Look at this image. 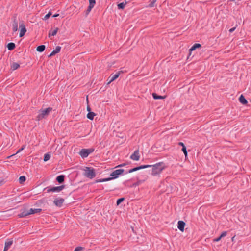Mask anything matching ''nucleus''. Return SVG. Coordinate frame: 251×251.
I'll return each mask as SVG.
<instances>
[{
	"instance_id": "nucleus-29",
	"label": "nucleus",
	"mask_w": 251,
	"mask_h": 251,
	"mask_svg": "<svg viewBox=\"0 0 251 251\" xmlns=\"http://www.w3.org/2000/svg\"><path fill=\"white\" fill-rule=\"evenodd\" d=\"M50 158V155L49 153H46L44 155V161H47L49 160Z\"/></svg>"
},
{
	"instance_id": "nucleus-20",
	"label": "nucleus",
	"mask_w": 251,
	"mask_h": 251,
	"mask_svg": "<svg viewBox=\"0 0 251 251\" xmlns=\"http://www.w3.org/2000/svg\"><path fill=\"white\" fill-rule=\"evenodd\" d=\"M201 47V45L199 43L195 44L189 50V51L191 52L195 50L196 49L199 48Z\"/></svg>"
},
{
	"instance_id": "nucleus-1",
	"label": "nucleus",
	"mask_w": 251,
	"mask_h": 251,
	"mask_svg": "<svg viewBox=\"0 0 251 251\" xmlns=\"http://www.w3.org/2000/svg\"><path fill=\"white\" fill-rule=\"evenodd\" d=\"M149 167H152L151 175L152 176H156L159 174L162 170L164 169V165L163 162H159L156 163L155 165H141L138 167H135L133 169H130L128 172H126V174L131 173L133 172L142 169L147 168Z\"/></svg>"
},
{
	"instance_id": "nucleus-14",
	"label": "nucleus",
	"mask_w": 251,
	"mask_h": 251,
	"mask_svg": "<svg viewBox=\"0 0 251 251\" xmlns=\"http://www.w3.org/2000/svg\"><path fill=\"white\" fill-rule=\"evenodd\" d=\"M61 47L60 46H57L55 48V49L53 50L48 56L49 57H50L53 55H54L55 54L59 52L61 50Z\"/></svg>"
},
{
	"instance_id": "nucleus-7",
	"label": "nucleus",
	"mask_w": 251,
	"mask_h": 251,
	"mask_svg": "<svg viewBox=\"0 0 251 251\" xmlns=\"http://www.w3.org/2000/svg\"><path fill=\"white\" fill-rule=\"evenodd\" d=\"M18 21L17 19V17L16 15H14L12 18V30L14 32H15L18 30Z\"/></svg>"
},
{
	"instance_id": "nucleus-5",
	"label": "nucleus",
	"mask_w": 251,
	"mask_h": 251,
	"mask_svg": "<svg viewBox=\"0 0 251 251\" xmlns=\"http://www.w3.org/2000/svg\"><path fill=\"white\" fill-rule=\"evenodd\" d=\"M124 171V170L123 169H119L113 171L111 174L110 176L112 177H110L112 179H115L118 177L119 175H121Z\"/></svg>"
},
{
	"instance_id": "nucleus-4",
	"label": "nucleus",
	"mask_w": 251,
	"mask_h": 251,
	"mask_svg": "<svg viewBox=\"0 0 251 251\" xmlns=\"http://www.w3.org/2000/svg\"><path fill=\"white\" fill-rule=\"evenodd\" d=\"M94 151V149L92 148L82 149L79 152V154L82 157L85 158L87 157L90 153L93 152Z\"/></svg>"
},
{
	"instance_id": "nucleus-25",
	"label": "nucleus",
	"mask_w": 251,
	"mask_h": 251,
	"mask_svg": "<svg viewBox=\"0 0 251 251\" xmlns=\"http://www.w3.org/2000/svg\"><path fill=\"white\" fill-rule=\"evenodd\" d=\"M20 67V65L18 63H13L11 66V69L12 70H15L17 69Z\"/></svg>"
},
{
	"instance_id": "nucleus-26",
	"label": "nucleus",
	"mask_w": 251,
	"mask_h": 251,
	"mask_svg": "<svg viewBox=\"0 0 251 251\" xmlns=\"http://www.w3.org/2000/svg\"><path fill=\"white\" fill-rule=\"evenodd\" d=\"M26 180V178L25 176H21L19 178V183L22 184Z\"/></svg>"
},
{
	"instance_id": "nucleus-42",
	"label": "nucleus",
	"mask_w": 251,
	"mask_h": 251,
	"mask_svg": "<svg viewBox=\"0 0 251 251\" xmlns=\"http://www.w3.org/2000/svg\"><path fill=\"white\" fill-rule=\"evenodd\" d=\"M178 145H179V146H182V148H183V147H185V145H184V143H182V142H179V143H178Z\"/></svg>"
},
{
	"instance_id": "nucleus-13",
	"label": "nucleus",
	"mask_w": 251,
	"mask_h": 251,
	"mask_svg": "<svg viewBox=\"0 0 251 251\" xmlns=\"http://www.w3.org/2000/svg\"><path fill=\"white\" fill-rule=\"evenodd\" d=\"M185 226V223L184 222L182 221H179L178 222L177 227L181 231H184Z\"/></svg>"
},
{
	"instance_id": "nucleus-30",
	"label": "nucleus",
	"mask_w": 251,
	"mask_h": 251,
	"mask_svg": "<svg viewBox=\"0 0 251 251\" xmlns=\"http://www.w3.org/2000/svg\"><path fill=\"white\" fill-rule=\"evenodd\" d=\"M89 6L93 8L96 3L95 0H89Z\"/></svg>"
},
{
	"instance_id": "nucleus-44",
	"label": "nucleus",
	"mask_w": 251,
	"mask_h": 251,
	"mask_svg": "<svg viewBox=\"0 0 251 251\" xmlns=\"http://www.w3.org/2000/svg\"><path fill=\"white\" fill-rule=\"evenodd\" d=\"M59 16V14H55L53 15V17H57Z\"/></svg>"
},
{
	"instance_id": "nucleus-15",
	"label": "nucleus",
	"mask_w": 251,
	"mask_h": 251,
	"mask_svg": "<svg viewBox=\"0 0 251 251\" xmlns=\"http://www.w3.org/2000/svg\"><path fill=\"white\" fill-rule=\"evenodd\" d=\"M29 215L28 210L25 209L23 210L20 214L18 215L19 218H23L26 217V216Z\"/></svg>"
},
{
	"instance_id": "nucleus-18",
	"label": "nucleus",
	"mask_w": 251,
	"mask_h": 251,
	"mask_svg": "<svg viewBox=\"0 0 251 251\" xmlns=\"http://www.w3.org/2000/svg\"><path fill=\"white\" fill-rule=\"evenodd\" d=\"M239 101L243 104H247L248 101L243 95H241L239 98Z\"/></svg>"
},
{
	"instance_id": "nucleus-12",
	"label": "nucleus",
	"mask_w": 251,
	"mask_h": 251,
	"mask_svg": "<svg viewBox=\"0 0 251 251\" xmlns=\"http://www.w3.org/2000/svg\"><path fill=\"white\" fill-rule=\"evenodd\" d=\"M13 244V240L12 239H8L5 243V246L3 251H7Z\"/></svg>"
},
{
	"instance_id": "nucleus-19",
	"label": "nucleus",
	"mask_w": 251,
	"mask_h": 251,
	"mask_svg": "<svg viewBox=\"0 0 251 251\" xmlns=\"http://www.w3.org/2000/svg\"><path fill=\"white\" fill-rule=\"evenodd\" d=\"M58 30V28L57 27L55 28L53 30H50L49 33V37H50V36H55L56 35Z\"/></svg>"
},
{
	"instance_id": "nucleus-3",
	"label": "nucleus",
	"mask_w": 251,
	"mask_h": 251,
	"mask_svg": "<svg viewBox=\"0 0 251 251\" xmlns=\"http://www.w3.org/2000/svg\"><path fill=\"white\" fill-rule=\"evenodd\" d=\"M84 176L87 178L92 179L94 178L96 176L95 170L92 168L86 167L84 169Z\"/></svg>"
},
{
	"instance_id": "nucleus-21",
	"label": "nucleus",
	"mask_w": 251,
	"mask_h": 251,
	"mask_svg": "<svg viewBox=\"0 0 251 251\" xmlns=\"http://www.w3.org/2000/svg\"><path fill=\"white\" fill-rule=\"evenodd\" d=\"M7 48L8 50H12L15 48V44L12 42L9 43L7 45Z\"/></svg>"
},
{
	"instance_id": "nucleus-43",
	"label": "nucleus",
	"mask_w": 251,
	"mask_h": 251,
	"mask_svg": "<svg viewBox=\"0 0 251 251\" xmlns=\"http://www.w3.org/2000/svg\"><path fill=\"white\" fill-rule=\"evenodd\" d=\"M87 111L89 112H91V108L89 106H88L87 107Z\"/></svg>"
},
{
	"instance_id": "nucleus-28",
	"label": "nucleus",
	"mask_w": 251,
	"mask_h": 251,
	"mask_svg": "<svg viewBox=\"0 0 251 251\" xmlns=\"http://www.w3.org/2000/svg\"><path fill=\"white\" fill-rule=\"evenodd\" d=\"M126 5V3L122 2L118 4V8L119 9H123Z\"/></svg>"
},
{
	"instance_id": "nucleus-40",
	"label": "nucleus",
	"mask_w": 251,
	"mask_h": 251,
	"mask_svg": "<svg viewBox=\"0 0 251 251\" xmlns=\"http://www.w3.org/2000/svg\"><path fill=\"white\" fill-rule=\"evenodd\" d=\"M221 240V238L220 237V236L217 238H215L213 240V241L214 242H218L220 240Z\"/></svg>"
},
{
	"instance_id": "nucleus-22",
	"label": "nucleus",
	"mask_w": 251,
	"mask_h": 251,
	"mask_svg": "<svg viewBox=\"0 0 251 251\" xmlns=\"http://www.w3.org/2000/svg\"><path fill=\"white\" fill-rule=\"evenodd\" d=\"M96 115L95 113L93 112H89L87 115V117L90 120H92L94 119V117Z\"/></svg>"
},
{
	"instance_id": "nucleus-16",
	"label": "nucleus",
	"mask_w": 251,
	"mask_h": 251,
	"mask_svg": "<svg viewBox=\"0 0 251 251\" xmlns=\"http://www.w3.org/2000/svg\"><path fill=\"white\" fill-rule=\"evenodd\" d=\"M42 211L41 208H30L28 210L29 215L34 214L35 213H39Z\"/></svg>"
},
{
	"instance_id": "nucleus-34",
	"label": "nucleus",
	"mask_w": 251,
	"mask_h": 251,
	"mask_svg": "<svg viewBox=\"0 0 251 251\" xmlns=\"http://www.w3.org/2000/svg\"><path fill=\"white\" fill-rule=\"evenodd\" d=\"M182 151L184 153L185 156H186L187 155V151L186 147H183V148H182Z\"/></svg>"
},
{
	"instance_id": "nucleus-31",
	"label": "nucleus",
	"mask_w": 251,
	"mask_h": 251,
	"mask_svg": "<svg viewBox=\"0 0 251 251\" xmlns=\"http://www.w3.org/2000/svg\"><path fill=\"white\" fill-rule=\"evenodd\" d=\"M125 200V198H121L120 199H118L117 201V205H119L122 202H123L124 201V200Z\"/></svg>"
},
{
	"instance_id": "nucleus-9",
	"label": "nucleus",
	"mask_w": 251,
	"mask_h": 251,
	"mask_svg": "<svg viewBox=\"0 0 251 251\" xmlns=\"http://www.w3.org/2000/svg\"><path fill=\"white\" fill-rule=\"evenodd\" d=\"M64 202V199L62 198H59L55 199L54 201V204L57 207H61L63 202Z\"/></svg>"
},
{
	"instance_id": "nucleus-33",
	"label": "nucleus",
	"mask_w": 251,
	"mask_h": 251,
	"mask_svg": "<svg viewBox=\"0 0 251 251\" xmlns=\"http://www.w3.org/2000/svg\"><path fill=\"white\" fill-rule=\"evenodd\" d=\"M22 151H23V149L20 148V149H19V150L17 151L16 152V153L13 154H12V155H10V156H8V157H7V158H10V157H12V156H14V155H16V154H17V153H18Z\"/></svg>"
},
{
	"instance_id": "nucleus-45",
	"label": "nucleus",
	"mask_w": 251,
	"mask_h": 251,
	"mask_svg": "<svg viewBox=\"0 0 251 251\" xmlns=\"http://www.w3.org/2000/svg\"><path fill=\"white\" fill-rule=\"evenodd\" d=\"M25 145H23L22 147V149H23V150L25 148Z\"/></svg>"
},
{
	"instance_id": "nucleus-17",
	"label": "nucleus",
	"mask_w": 251,
	"mask_h": 251,
	"mask_svg": "<svg viewBox=\"0 0 251 251\" xmlns=\"http://www.w3.org/2000/svg\"><path fill=\"white\" fill-rule=\"evenodd\" d=\"M64 178H65V176L63 175H61L58 176L56 177V180L58 183H62L64 181Z\"/></svg>"
},
{
	"instance_id": "nucleus-6",
	"label": "nucleus",
	"mask_w": 251,
	"mask_h": 251,
	"mask_svg": "<svg viewBox=\"0 0 251 251\" xmlns=\"http://www.w3.org/2000/svg\"><path fill=\"white\" fill-rule=\"evenodd\" d=\"M65 188L64 185H61L59 186L53 187L52 188H47L48 192H59L62 191Z\"/></svg>"
},
{
	"instance_id": "nucleus-36",
	"label": "nucleus",
	"mask_w": 251,
	"mask_h": 251,
	"mask_svg": "<svg viewBox=\"0 0 251 251\" xmlns=\"http://www.w3.org/2000/svg\"><path fill=\"white\" fill-rule=\"evenodd\" d=\"M93 8V7H91V6H88L87 9V11H86V15H88L90 12L91 11L92 9Z\"/></svg>"
},
{
	"instance_id": "nucleus-2",
	"label": "nucleus",
	"mask_w": 251,
	"mask_h": 251,
	"mask_svg": "<svg viewBox=\"0 0 251 251\" xmlns=\"http://www.w3.org/2000/svg\"><path fill=\"white\" fill-rule=\"evenodd\" d=\"M52 110V108L51 107H48L45 109H41L39 110V114L37 116V120L38 121H40L44 118H45L47 117L50 113L51 112Z\"/></svg>"
},
{
	"instance_id": "nucleus-41",
	"label": "nucleus",
	"mask_w": 251,
	"mask_h": 251,
	"mask_svg": "<svg viewBox=\"0 0 251 251\" xmlns=\"http://www.w3.org/2000/svg\"><path fill=\"white\" fill-rule=\"evenodd\" d=\"M235 28H236V27H233V28L230 29L229 30V32L230 33L233 32L235 30Z\"/></svg>"
},
{
	"instance_id": "nucleus-32",
	"label": "nucleus",
	"mask_w": 251,
	"mask_h": 251,
	"mask_svg": "<svg viewBox=\"0 0 251 251\" xmlns=\"http://www.w3.org/2000/svg\"><path fill=\"white\" fill-rule=\"evenodd\" d=\"M156 0H152V1H151V3L149 5V7H153L154 5V3L156 2Z\"/></svg>"
},
{
	"instance_id": "nucleus-24",
	"label": "nucleus",
	"mask_w": 251,
	"mask_h": 251,
	"mask_svg": "<svg viewBox=\"0 0 251 251\" xmlns=\"http://www.w3.org/2000/svg\"><path fill=\"white\" fill-rule=\"evenodd\" d=\"M152 97H153V99H154L155 100L163 99L165 98V97H166V96H159L154 93L152 94Z\"/></svg>"
},
{
	"instance_id": "nucleus-8",
	"label": "nucleus",
	"mask_w": 251,
	"mask_h": 251,
	"mask_svg": "<svg viewBox=\"0 0 251 251\" xmlns=\"http://www.w3.org/2000/svg\"><path fill=\"white\" fill-rule=\"evenodd\" d=\"M19 27L20 28L19 36L20 37H22L25 35V34L26 32V29L25 25L23 23L20 24Z\"/></svg>"
},
{
	"instance_id": "nucleus-38",
	"label": "nucleus",
	"mask_w": 251,
	"mask_h": 251,
	"mask_svg": "<svg viewBox=\"0 0 251 251\" xmlns=\"http://www.w3.org/2000/svg\"><path fill=\"white\" fill-rule=\"evenodd\" d=\"M227 234V232L226 231H224L221 234V235L220 236V237L221 238V239L222 238V237H224L225 236H226Z\"/></svg>"
},
{
	"instance_id": "nucleus-10",
	"label": "nucleus",
	"mask_w": 251,
	"mask_h": 251,
	"mask_svg": "<svg viewBox=\"0 0 251 251\" xmlns=\"http://www.w3.org/2000/svg\"><path fill=\"white\" fill-rule=\"evenodd\" d=\"M130 158L133 160L138 161L140 158L139 151L136 150L134 153L130 156Z\"/></svg>"
},
{
	"instance_id": "nucleus-35",
	"label": "nucleus",
	"mask_w": 251,
	"mask_h": 251,
	"mask_svg": "<svg viewBox=\"0 0 251 251\" xmlns=\"http://www.w3.org/2000/svg\"><path fill=\"white\" fill-rule=\"evenodd\" d=\"M51 15V13L50 12H49L47 14H46L44 18V20H47L50 16V15Z\"/></svg>"
},
{
	"instance_id": "nucleus-23",
	"label": "nucleus",
	"mask_w": 251,
	"mask_h": 251,
	"mask_svg": "<svg viewBox=\"0 0 251 251\" xmlns=\"http://www.w3.org/2000/svg\"><path fill=\"white\" fill-rule=\"evenodd\" d=\"M45 49V46L42 45L37 47L36 50L37 51L41 52H43Z\"/></svg>"
},
{
	"instance_id": "nucleus-11",
	"label": "nucleus",
	"mask_w": 251,
	"mask_h": 251,
	"mask_svg": "<svg viewBox=\"0 0 251 251\" xmlns=\"http://www.w3.org/2000/svg\"><path fill=\"white\" fill-rule=\"evenodd\" d=\"M120 72H121L119 71V72H117L115 74L111 75L109 77V78L110 79V80L108 83L109 84L111 82H112V81H113L114 80H115V79H116L119 76V75H120Z\"/></svg>"
},
{
	"instance_id": "nucleus-27",
	"label": "nucleus",
	"mask_w": 251,
	"mask_h": 251,
	"mask_svg": "<svg viewBox=\"0 0 251 251\" xmlns=\"http://www.w3.org/2000/svg\"><path fill=\"white\" fill-rule=\"evenodd\" d=\"M112 180V178H104V179H100L97 180H96V182H102L105 181H107Z\"/></svg>"
},
{
	"instance_id": "nucleus-37",
	"label": "nucleus",
	"mask_w": 251,
	"mask_h": 251,
	"mask_svg": "<svg viewBox=\"0 0 251 251\" xmlns=\"http://www.w3.org/2000/svg\"><path fill=\"white\" fill-rule=\"evenodd\" d=\"M83 250V248L82 247H76L74 251H81Z\"/></svg>"
},
{
	"instance_id": "nucleus-39",
	"label": "nucleus",
	"mask_w": 251,
	"mask_h": 251,
	"mask_svg": "<svg viewBox=\"0 0 251 251\" xmlns=\"http://www.w3.org/2000/svg\"><path fill=\"white\" fill-rule=\"evenodd\" d=\"M126 165V163H123V164L118 165L116 167H122L125 166Z\"/></svg>"
}]
</instances>
